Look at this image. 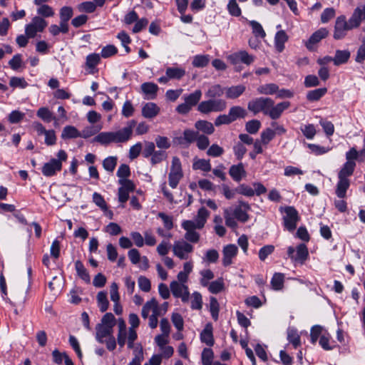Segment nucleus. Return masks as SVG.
<instances>
[{
	"label": "nucleus",
	"instance_id": "nucleus-17",
	"mask_svg": "<svg viewBox=\"0 0 365 365\" xmlns=\"http://www.w3.org/2000/svg\"><path fill=\"white\" fill-rule=\"evenodd\" d=\"M238 252L235 245L230 244L224 247L222 250V264L227 267L232 263V258L235 257Z\"/></svg>",
	"mask_w": 365,
	"mask_h": 365
},
{
	"label": "nucleus",
	"instance_id": "nucleus-51",
	"mask_svg": "<svg viewBox=\"0 0 365 365\" xmlns=\"http://www.w3.org/2000/svg\"><path fill=\"white\" fill-rule=\"evenodd\" d=\"M209 63L208 56L206 55H197L194 57L192 65L194 67L202 68L206 66Z\"/></svg>",
	"mask_w": 365,
	"mask_h": 365
},
{
	"label": "nucleus",
	"instance_id": "nucleus-5",
	"mask_svg": "<svg viewBox=\"0 0 365 365\" xmlns=\"http://www.w3.org/2000/svg\"><path fill=\"white\" fill-rule=\"evenodd\" d=\"M354 28H357V26H352L351 23V18L347 21L345 16H339L336 19L334 38L336 40L341 39L345 37L346 32L349 30Z\"/></svg>",
	"mask_w": 365,
	"mask_h": 365
},
{
	"label": "nucleus",
	"instance_id": "nucleus-50",
	"mask_svg": "<svg viewBox=\"0 0 365 365\" xmlns=\"http://www.w3.org/2000/svg\"><path fill=\"white\" fill-rule=\"evenodd\" d=\"M250 25L252 29V33L256 37H265L266 33L259 23L256 21H250Z\"/></svg>",
	"mask_w": 365,
	"mask_h": 365
},
{
	"label": "nucleus",
	"instance_id": "nucleus-8",
	"mask_svg": "<svg viewBox=\"0 0 365 365\" xmlns=\"http://www.w3.org/2000/svg\"><path fill=\"white\" fill-rule=\"evenodd\" d=\"M194 247L185 240H178L173 243V252L180 259H187L193 252Z\"/></svg>",
	"mask_w": 365,
	"mask_h": 365
},
{
	"label": "nucleus",
	"instance_id": "nucleus-37",
	"mask_svg": "<svg viewBox=\"0 0 365 365\" xmlns=\"http://www.w3.org/2000/svg\"><path fill=\"white\" fill-rule=\"evenodd\" d=\"M202 97V91L199 89L195 90L193 93L184 96L185 101L191 107L196 106Z\"/></svg>",
	"mask_w": 365,
	"mask_h": 365
},
{
	"label": "nucleus",
	"instance_id": "nucleus-25",
	"mask_svg": "<svg viewBox=\"0 0 365 365\" xmlns=\"http://www.w3.org/2000/svg\"><path fill=\"white\" fill-rule=\"evenodd\" d=\"M225 97L228 99H235L240 97L246 89L243 85L232 86L225 88Z\"/></svg>",
	"mask_w": 365,
	"mask_h": 365
},
{
	"label": "nucleus",
	"instance_id": "nucleus-18",
	"mask_svg": "<svg viewBox=\"0 0 365 365\" xmlns=\"http://www.w3.org/2000/svg\"><path fill=\"white\" fill-rule=\"evenodd\" d=\"M250 210V205L244 201L240 200L239 205L234 210L235 217L242 222L249 220L247 212Z\"/></svg>",
	"mask_w": 365,
	"mask_h": 365
},
{
	"label": "nucleus",
	"instance_id": "nucleus-58",
	"mask_svg": "<svg viewBox=\"0 0 365 365\" xmlns=\"http://www.w3.org/2000/svg\"><path fill=\"white\" fill-rule=\"evenodd\" d=\"M323 327L320 325H314L311 329V342L314 344L319 336H321L323 334Z\"/></svg>",
	"mask_w": 365,
	"mask_h": 365
},
{
	"label": "nucleus",
	"instance_id": "nucleus-28",
	"mask_svg": "<svg viewBox=\"0 0 365 365\" xmlns=\"http://www.w3.org/2000/svg\"><path fill=\"white\" fill-rule=\"evenodd\" d=\"M200 339L202 342L206 344L207 346H211L214 344L212 326L210 323L207 324L205 327L201 332Z\"/></svg>",
	"mask_w": 365,
	"mask_h": 365
},
{
	"label": "nucleus",
	"instance_id": "nucleus-61",
	"mask_svg": "<svg viewBox=\"0 0 365 365\" xmlns=\"http://www.w3.org/2000/svg\"><path fill=\"white\" fill-rule=\"evenodd\" d=\"M224 153V149L217 144H212L207 150V155L211 157H220Z\"/></svg>",
	"mask_w": 365,
	"mask_h": 365
},
{
	"label": "nucleus",
	"instance_id": "nucleus-64",
	"mask_svg": "<svg viewBox=\"0 0 365 365\" xmlns=\"http://www.w3.org/2000/svg\"><path fill=\"white\" fill-rule=\"evenodd\" d=\"M227 9L229 13L233 16H240L241 15V9L236 0H230L227 4Z\"/></svg>",
	"mask_w": 365,
	"mask_h": 365
},
{
	"label": "nucleus",
	"instance_id": "nucleus-7",
	"mask_svg": "<svg viewBox=\"0 0 365 365\" xmlns=\"http://www.w3.org/2000/svg\"><path fill=\"white\" fill-rule=\"evenodd\" d=\"M287 255L293 262L303 264L309 257V251L304 244H299L296 249L289 247Z\"/></svg>",
	"mask_w": 365,
	"mask_h": 365
},
{
	"label": "nucleus",
	"instance_id": "nucleus-42",
	"mask_svg": "<svg viewBox=\"0 0 365 365\" xmlns=\"http://www.w3.org/2000/svg\"><path fill=\"white\" fill-rule=\"evenodd\" d=\"M75 268L78 275L86 282H90V276L87 269L85 268L83 264L80 261L77 260L75 262Z\"/></svg>",
	"mask_w": 365,
	"mask_h": 365
},
{
	"label": "nucleus",
	"instance_id": "nucleus-23",
	"mask_svg": "<svg viewBox=\"0 0 365 365\" xmlns=\"http://www.w3.org/2000/svg\"><path fill=\"white\" fill-rule=\"evenodd\" d=\"M96 339L99 343H104V338H108L113 335V329H110V326L98 324L96 325Z\"/></svg>",
	"mask_w": 365,
	"mask_h": 365
},
{
	"label": "nucleus",
	"instance_id": "nucleus-19",
	"mask_svg": "<svg viewBox=\"0 0 365 365\" xmlns=\"http://www.w3.org/2000/svg\"><path fill=\"white\" fill-rule=\"evenodd\" d=\"M199 132L192 129H185L183 131L182 136L176 138V141L180 145H190L196 141L199 135Z\"/></svg>",
	"mask_w": 365,
	"mask_h": 365
},
{
	"label": "nucleus",
	"instance_id": "nucleus-54",
	"mask_svg": "<svg viewBox=\"0 0 365 365\" xmlns=\"http://www.w3.org/2000/svg\"><path fill=\"white\" fill-rule=\"evenodd\" d=\"M274 251V246L272 245H264L259 250V258L261 261H264L267 257Z\"/></svg>",
	"mask_w": 365,
	"mask_h": 365
},
{
	"label": "nucleus",
	"instance_id": "nucleus-2",
	"mask_svg": "<svg viewBox=\"0 0 365 365\" xmlns=\"http://www.w3.org/2000/svg\"><path fill=\"white\" fill-rule=\"evenodd\" d=\"M57 158H51L46 163L42 168V174L46 177H52L61 170L62 163L66 161L68 155L63 150H60L56 154Z\"/></svg>",
	"mask_w": 365,
	"mask_h": 365
},
{
	"label": "nucleus",
	"instance_id": "nucleus-34",
	"mask_svg": "<svg viewBox=\"0 0 365 365\" xmlns=\"http://www.w3.org/2000/svg\"><path fill=\"white\" fill-rule=\"evenodd\" d=\"M287 340L295 349L301 345L300 336L299 335L297 330L294 328H288Z\"/></svg>",
	"mask_w": 365,
	"mask_h": 365
},
{
	"label": "nucleus",
	"instance_id": "nucleus-32",
	"mask_svg": "<svg viewBox=\"0 0 365 365\" xmlns=\"http://www.w3.org/2000/svg\"><path fill=\"white\" fill-rule=\"evenodd\" d=\"M81 133L77 130L76 128L72 125H66L63 128L61 137L62 139H71L79 138Z\"/></svg>",
	"mask_w": 365,
	"mask_h": 365
},
{
	"label": "nucleus",
	"instance_id": "nucleus-29",
	"mask_svg": "<svg viewBox=\"0 0 365 365\" xmlns=\"http://www.w3.org/2000/svg\"><path fill=\"white\" fill-rule=\"evenodd\" d=\"M195 127L197 130V131H202L207 135H211L215 131V128L212 123L205 120H199L196 121Z\"/></svg>",
	"mask_w": 365,
	"mask_h": 365
},
{
	"label": "nucleus",
	"instance_id": "nucleus-26",
	"mask_svg": "<svg viewBox=\"0 0 365 365\" xmlns=\"http://www.w3.org/2000/svg\"><path fill=\"white\" fill-rule=\"evenodd\" d=\"M209 215L210 212L204 207H202L198 210L197 215L195 219L194 220H192L198 230L202 229L205 226V224L206 223Z\"/></svg>",
	"mask_w": 365,
	"mask_h": 365
},
{
	"label": "nucleus",
	"instance_id": "nucleus-43",
	"mask_svg": "<svg viewBox=\"0 0 365 365\" xmlns=\"http://www.w3.org/2000/svg\"><path fill=\"white\" fill-rule=\"evenodd\" d=\"M97 302L101 312H104L108 309L109 302L107 299V293L106 292H99L98 293Z\"/></svg>",
	"mask_w": 365,
	"mask_h": 365
},
{
	"label": "nucleus",
	"instance_id": "nucleus-22",
	"mask_svg": "<svg viewBox=\"0 0 365 365\" xmlns=\"http://www.w3.org/2000/svg\"><path fill=\"white\" fill-rule=\"evenodd\" d=\"M160 107L155 103H146L142 108V115L145 118H153L160 113Z\"/></svg>",
	"mask_w": 365,
	"mask_h": 365
},
{
	"label": "nucleus",
	"instance_id": "nucleus-27",
	"mask_svg": "<svg viewBox=\"0 0 365 365\" xmlns=\"http://www.w3.org/2000/svg\"><path fill=\"white\" fill-rule=\"evenodd\" d=\"M288 36L284 30L277 32L274 36V46L277 51L279 53L284 49V43L288 41Z\"/></svg>",
	"mask_w": 365,
	"mask_h": 365
},
{
	"label": "nucleus",
	"instance_id": "nucleus-13",
	"mask_svg": "<svg viewBox=\"0 0 365 365\" xmlns=\"http://www.w3.org/2000/svg\"><path fill=\"white\" fill-rule=\"evenodd\" d=\"M136 125V121L134 120H131L128 122L127 126L123 128V129L113 132L114 135V143H125L130 140L132 136L133 129Z\"/></svg>",
	"mask_w": 365,
	"mask_h": 365
},
{
	"label": "nucleus",
	"instance_id": "nucleus-12",
	"mask_svg": "<svg viewBox=\"0 0 365 365\" xmlns=\"http://www.w3.org/2000/svg\"><path fill=\"white\" fill-rule=\"evenodd\" d=\"M227 59L234 66H237L240 63L250 66L255 61V56L249 54L245 50H241L228 56Z\"/></svg>",
	"mask_w": 365,
	"mask_h": 365
},
{
	"label": "nucleus",
	"instance_id": "nucleus-45",
	"mask_svg": "<svg viewBox=\"0 0 365 365\" xmlns=\"http://www.w3.org/2000/svg\"><path fill=\"white\" fill-rule=\"evenodd\" d=\"M224 287L225 284L222 278L217 279L208 284L209 292L215 294L221 292L224 289Z\"/></svg>",
	"mask_w": 365,
	"mask_h": 365
},
{
	"label": "nucleus",
	"instance_id": "nucleus-55",
	"mask_svg": "<svg viewBox=\"0 0 365 365\" xmlns=\"http://www.w3.org/2000/svg\"><path fill=\"white\" fill-rule=\"evenodd\" d=\"M202 278L200 279V284L202 287H207L209 280L214 278V273L210 269H204L200 272Z\"/></svg>",
	"mask_w": 365,
	"mask_h": 365
},
{
	"label": "nucleus",
	"instance_id": "nucleus-11",
	"mask_svg": "<svg viewBox=\"0 0 365 365\" xmlns=\"http://www.w3.org/2000/svg\"><path fill=\"white\" fill-rule=\"evenodd\" d=\"M170 289L174 297L181 299L183 303H186L189 301L190 292L186 284L177 282L176 280H174L170 282Z\"/></svg>",
	"mask_w": 365,
	"mask_h": 365
},
{
	"label": "nucleus",
	"instance_id": "nucleus-15",
	"mask_svg": "<svg viewBox=\"0 0 365 365\" xmlns=\"http://www.w3.org/2000/svg\"><path fill=\"white\" fill-rule=\"evenodd\" d=\"M182 227L186 230L185 239L188 242L196 243L200 240V234L195 231L197 227L192 220H185L182 223Z\"/></svg>",
	"mask_w": 365,
	"mask_h": 365
},
{
	"label": "nucleus",
	"instance_id": "nucleus-56",
	"mask_svg": "<svg viewBox=\"0 0 365 365\" xmlns=\"http://www.w3.org/2000/svg\"><path fill=\"white\" fill-rule=\"evenodd\" d=\"M301 131L307 139H313L317 131L313 124H308L301 128Z\"/></svg>",
	"mask_w": 365,
	"mask_h": 365
},
{
	"label": "nucleus",
	"instance_id": "nucleus-57",
	"mask_svg": "<svg viewBox=\"0 0 365 365\" xmlns=\"http://www.w3.org/2000/svg\"><path fill=\"white\" fill-rule=\"evenodd\" d=\"M320 125L322 127L324 133L327 136H331L334 133V124L329 120L321 119L319 121Z\"/></svg>",
	"mask_w": 365,
	"mask_h": 365
},
{
	"label": "nucleus",
	"instance_id": "nucleus-16",
	"mask_svg": "<svg viewBox=\"0 0 365 365\" xmlns=\"http://www.w3.org/2000/svg\"><path fill=\"white\" fill-rule=\"evenodd\" d=\"M290 106V102L283 101L277 103V105H272V107L269 108L267 115L272 120H277L280 118L282 113Z\"/></svg>",
	"mask_w": 365,
	"mask_h": 365
},
{
	"label": "nucleus",
	"instance_id": "nucleus-21",
	"mask_svg": "<svg viewBox=\"0 0 365 365\" xmlns=\"http://www.w3.org/2000/svg\"><path fill=\"white\" fill-rule=\"evenodd\" d=\"M229 174L235 182H240L247 175L245 166L242 163L232 165L229 169Z\"/></svg>",
	"mask_w": 365,
	"mask_h": 365
},
{
	"label": "nucleus",
	"instance_id": "nucleus-24",
	"mask_svg": "<svg viewBox=\"0 0 365 365\" xmlns=\"http://www.w3.org/2000/svg\"><path fill=\"white\" fill-rule=\"evenodd\" d=\"M362 21H365V4L357 6L351 16L352 26L359 27Z\"/></svg>",
	"mask_w": 365,
	"mask_h": 365
},
{
	"label": "nucleus",
	"instance_id": "nucleus-63",
	"mask_svg": "<svg viewBox=\"0 0 365 365\" xmlns=\"http://www.w3.org/2000/svg\"><path fill=\"white\" fill-rule=\"evenodd\" d=\"M37 14L43 17H51L54 15V11L50 6L43 4L37 9Z\"/></svg>",
	"mask_w": 365,
	"mask_h": 365
},
{
	"label": "nucleus",
	"instance_id": "nucleus-30",
	"mask_svg": "<svg viewBox=\"0 0 365 365\" xmlns=\"http://www.w3.org/2000/svg\"><path fill=\"white\" fill-rule=\"evenodd\" d=\"M228 114L233 122L237 118H245L247 116V113L244 108L235 106L230 108Z\"/></svg>",
	"mask_w": 365,
	"mask_h": 365
},
{
	"label": "nucleus",
	"instance_id": "nucleus-53",
	"mask_svg": "<svg viewBox=\"0 0 365 365\" xmlns=\"http://www.w3.org/2000/svg\"><path fill=\"white\" fill-rule=\"evenodd\" d=\"M275 136V132L271 128H267L261 133V143L267 145Z\"/></svg>",
	"mask_w": 365,
	"mask_h": 365
},
{
	"label": "nucleus",
	"instance_id": "nucleus-48",
	"mask_svg": "<svg viewBox=\"0 0 365 365\" xmlns=\"http://www.w3.org/2000/svg\"><path fill=\"white\" fill-rule=\"evenodd\" d=\"M191 309L200 310L202 307V295L198 292H195L192 294V300H191Z\"/></svg>",
	"mask_w": 365,
	"mask_h": 365
},
{
	"label": "nucleus",
	"instance_id": "nucleus-59",
	"mask_svg": "<svg viewBox=\"0 0 365 365\" xmlns=\"http://www.w3.org/2000/svg\"><path fill=\"white\" fill-rule=\"evenodd\" d=\"M167 158L166 152L164 150H155L150 158V162L153 165L160 163Z\"/></svg>",
	"mask_w": 365,
	"mask_h": 365
},
{
	"label": "nucleus",
	"instance_id": "nucleus-38",
	"mask_svg": "<svg viewBox=\"0 0 365 365\" xmlns=\"http://www.w3.org/2000/svg\"><path fill=\"white\" fill-rule=\"evenodd\" d=\"M284 275L282 273L276 272L271 279L272 288L274 290H281L284 287Z\"/></svg>",
	"mask_w": 365,
	"mask_h": 365
},
{
	"label": "nucleus",
	"instance_id": "nucleus-44",
	"mask_svg": "<svg viewBox=\"0 0 365 365\" xmlns=\"http://www.w3.org/2000/svg\"><path fill=\"white\" fill-rule=\"evenodd\" d=\"M194 170H200L205 172H209L211 170V165L210 160L205 159H197L195 160L192 165Z\"/></svg>",
	"mask_w": 365,
	"mask_h": 365
},
{
	"label": "nucleus",
	"instance_id": "nucleus-33",
	"mask_svg": "<svg viewBox=\"0 0 365 365\" xmlns=\"http://www.w3.org/2000/svg\"><path fill=\"white\" fill-rule=\"evenodd\" d=\"M165 74L170 79H181L185 75V70L180 67H168L166 68Z\"/></svg>",
	"mask_w": 365,
	"mask_h": 365
},
{
	"label": "nucleus",
	"instance_id": "nucleus-35",
	"mask_svg": "<svg viewBox=\"0 0 365 365\" xmlns=\"http://www.w3.org/2000/svg\"><path fill=\"white\" fill-rule=\"evenodd\" d=\"M113 136V132H102L97 135L93 140L102 145H108L114 143Z\"/></svg>",
	"mask_w": 365,
	"mask_h": 365
},
{
	"label": "nucleus",
	"instance_id": "nucleus-4",
	"mask_svg": "<svg viewBox=\"0 0 365 365\" xmlns=\"http://www.w3.org/2000/svg\"><path fill=\"white\" fill-rule=\"evenodd\" d=\"M274 105V101L270 98L259 97L250 101L247 103V109L254 115L262 112L267 115L269 107Z\"/></svg>",
	"mask_w": 365,
	"mask_h": 365
},
{
	"label": "nucleus",
	"instance_id": "nucleus-9",
	"mask_svg": "<svg viewBox=\"0 0 365 365\" xmlns=\"http://www.w3.org/2000/svg\"><path fill=\"white\" fill-rule=\"evenodd\" d=\"M284 215L283 222L284 227L289 232H293L299 220L297 210L292 206H287L284 208Z\"/></svg>",
	"mask_w": 365,
	"mask_h": 365
},
{
	"label": "nucleus",
	"instance_id": "nucleus-36",
	"mask_svg": "<svg viewBox=\"0 0 365 365\" xmlns=\"http://www.w3.org/2000/svg\"><path fill=\"white\" fill-rule=\"evenodd\" d=\"M350 57V52L347 50H336L334 58V63L339 66L348 61Z\"/></svg>",
	"mask_w": 365,
	"mask_h": 365
},
{
	"label": "nucleus",
	"instance_id": "nucleus-41",
	"mask_svg": "<svg viewBox=\"0 0 365 365\" xmlns=\"http://www.w3.org/2000/svg\"><path fill=\"white\" fill-rule=\"evenodd\" d=\"M327 91L326 88H320L315 90L309 91L307 94V98L309 101H319L322 96H324Z\"/></svg>",
	"mask_w": 365,
	"mask_h": 365
},
{
	"label": "nucleus",
	"instance_id": "nucleus-39",
	"mask_svg": "<svg viewBox=\"0 0 365 365\" xmlns=\"http://www.w3.org/2000/svg\"><path fill=\"white\" fill-rule=\"evenodd\" d=\"M37 116L46 123L51 120H56V118L53 116L52 112L46 107L40 108L36 113Z\"/></svg>",
	"mask_w": 365,
	"mask_h": 365
},
{
	"label": "nucleus",
	"instance_id": "nucleus-14",
	"mask_svg": "<svg viewBox=\"0 0 365 365\" xmlns=\"http://www.w3.org/2000/svg\"><path fill=\"white\" fill-rule=\"evenodd\" d=\"M329 34V31L326 28H321L314 32L309 38L305 41L304 44L309 51H314L316 46L323 38H325Z\"/></svg>",
	"mask_w": 365,
	"mask_h": 365
},
{
	"label": "nucleus",
	"instance_id": "nucleus-49",
	"mask_svg": "<svg viewBox=\"0 0 365 365\" xmlns=\"http://www.w3.org/2000/svg\"><path fill=\"white\" fill-rule=\"evenodd\" d=\"M214 358L213 351L210 348H205L201 354L202 365H209L212 362Z\"/></svg>",
	"mask_w": 365,
	"mask_h": 365
},
{
	"label": "nucleus",
	"instance_id": "nucleus-1",
	"mask_svg": "<svg viewBox=\"0 0 365 365\" xmlns=\"http://www.w3.org/2000/svg\"><path fill=\"white\" fill-rule=\"evenodd\" d=\"M356 164L344 163L338 173V182L336 186L335 193L339 198L346 196V191L350 186L349 178L354 174Z\"/></svg>",
	"mask_w": 365,
	"mask_h": 365
},
{
	"label": "nucleus",
	"instance_id": "nucleus-3",
	"mask_svg": "<svg viewBox=\"0 0 365 365\" xmlns=\"http://www.w3.org/2000/svg\"><path fill=\"white\" fill-rule=\"evenodd\" d=\"M227 108V102L221 98L203 101L198 104L197 110L203 114L221 112Z\"/></svg>",
	"mask_w": 365,
	"mask_h": 365
},
{
	"label": "nucleus",
	"instance_id": "nucleus-6",
	"mask_svg": "<svg viewBox=\"0 0 365 365\" xmlns=\"http://www.w3.org/2000/svg\"><path fill=\"white\" fill-rule=\"evenodd\" d=\"M182 176L180 160L178 157H173L170 171L168 175L169 185L173 189L176 188Z\"/></svg>",
	"mask_w": 365,
	"mask_h": 365
},
{
	"label": "nucleus",
	"instance_id": "nucleus-47",
	"mask_svg": "<svg viewBox=\"0 0 365 365\" xmlns=\"http://www.w3.org/2000/svg\"><path fill=\"white\" fill-rule=\"evenodd\" d=\"M219 311H220V305H219L217 299L214 297H210V312L212 319L215 321H217L218 319Z\"/></svg>",
	"mask_w": 365,
	"mask_h": 365
},
{
	"label": "nucleus",
	"instance_id": "nucleus-62",
	"mask_svg": "<svg viewBox=\"0 0 365 365\" xmlns=\"http://www.w3.org/2000/svg\"><path fill=\"white\" fill-rule=\"evenodd\" d=\"M25 117V113L18 110L11 111L9 115L8 120L11 123H18Z\"/></svg>",
	"mask_w": 365,
	"mask_h": 365
},
{
	"label": "nucleus",
	"instance_id": "nucleus-52",
	"mask_svg": "<svg viewBox=\"0 0 365 365\" xmlns=\"http://www.w3.org/2000/svg\"><path fill=\"white\" fill-rule=\"evenodd\" d=\"M261 127V123L258 120H251L245 125L246 130L250 134H255Z\"/></svg>",
	"mask_w": 365,
	"mask_h": 365
},
{
	"label": "nucleus",
	"instance_id": "nucleus-10",
	"mask_svg": "<svg viewBox=\"0 0 365 365\" xmlns=\"http://www.w3.org/2000/svg\"><path fill=\"white\" fill-rule=\"evenodd\" d=\"M47 22L40 16H35L30 24L25 27L26 35L29 38H34L37 32H42L47 26Z\"/></svg>",
	"mask_w": 365,
	"mask_h": 365
},
{
	"label": "nucleus",
	"instance_id": "nucleus-40",
	"mask_svg": "<svg viewBox=\"0 0 365 365\" xmlns=\"http://www.w3.org/2000/svg\"><path fill=\"white\" fill-rule=\"evenodd\" d=\"M279 90V86L275 83H267L257 88V92L264 95H273Z\"/></svg>",
	"mask_w": 365,
	"mask_h": 365
},
{
	"label": "nucleus",
	"instance_id": "nucleus-20",
	"mask_svg": "<svg viewBox=\"0 0 365 365\" xmlns=\"http://www.w3.org/2000/svg\"><path fill=\"white\" fill-rule=\"evenodd\" d=\"M140 89L142 93L145 94V99L153 100L157 96L158 86L154 83L146 82L141 84Z\"/></svg>",
	"mask_w": 365,
	"mask_h": 365
},
{
	"label": "nucleus",
	"instance_id": "nucleus-31",
	"mask_svg": "<svg viewBox=\"0 0 365 365\" xmlns=\"http://www.w3.org/2000/svg\"><path fill=\"white\" fill-rule=\"evenodd\" d=\"M225 93V89L220 85L216 84L210 86L205 96L210 99H216V98L221 97Z\"/></svg>",
	"mask_w": 365,
	"mask_h": 365
},
{
	"label": "nucleus",
	"instance_id": "nucleus-46",
	"mask_svg": "<svg viewBox=\"0 0 365 365\" xmlns=\"http://www.w3.org/2000/svg\"><path fill=\"white\" fill-rule=\"evenodd\" d=\"M117 157L109 156L103 160V167L106 171L113 173L117 165Z\"/></svg>",
	"mask_w": 365,
	"mask_h": 365
},
{
	"label": "nucleus",
	"instance_id": "nucleus-60",
	"mask_svg": "<svg viewBox=\"0 0 365 365\" xmlns=\"http://www.w3.org/2000/svg\"><path fill=\"white\" fill-rule=\"evenodd\" d=\"M93 202L103 211H107V204L101 194L95 192L93 194Z\"/></svg>",
	"mask_w": 365,
	"mask_h": 365
}]
</instances>
